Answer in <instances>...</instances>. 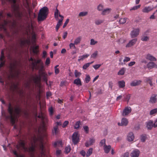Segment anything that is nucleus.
Returning <instances> with one entry per match:
<instances>
[{"label": "nucleus", "mask_w": 157, "mask_h": 157, "mask_svg": "<svg viewBox=\"0 0 157 157\" xmlns=\"http://www.w3.org/2000/svg\"><path fill=\"white\" fill-rule=\"evenodd\" d=\"M34 144L37 145L41 150V154L45 155L44 151V146L43 145V138L41 136H38L37 137H34L33 138Z\"/></svg>", "instance_id": "nucleus-3"}, {"label": "nucleus", "mask_w": 157, "mask_h": 157, "mask_svg": "<svg viewBox=\"0 0 157 157\" xmlns=\"http://www.w3.org/2000/svg\"><path fill=\"white\" fill-rule=\"evenodd\" d=\"M130 35L132 38L136 37L137 36V29H134L131 32Z\"/></svg>", "instance_id": "nucleus-17"}, {"label": "nucleus", "mask_w": 157, "mask_h": 157, "mask_svg": "<svg viewBox=\"0 0 157 157\" xmlns=\"http://www.w3.org/2000/svg\"><path fill=\"white\" fill-rule=\"evenodd\" d=\"M3 18L2 13H0V29L3 31L6 36L8 37H10L11 36L9 33L7 31L6 27V25L10 22L9 21L3 20L2 22L1 19Z\"/></svg>", "instance_id": "nucleus-4"}, {"label": "nucleus", "mask_w": 157, "mask_h": 157, "mask_svg": "<svg viewBox=\"0 0 157 157\" xmlns=\"http://www.w3.org/2000/svg\"><path fill=\"white\" fill-rule=\"evenodd\" d=\"M118 83L119 87L120 88H123L125 86V82L124 80L119 81Z\"/></svg>", "instance_id": "nucleus-26"}, {"label": "nucleus", "mask_w": 157, "mask_h": 157, "mask_svg": "<svg viewBox=\"0 0 157 157\" xmlns=\"http://www.w3.org/2000/svg\"><path fill=\"white\" fill-rule=\"evenodd\" d=\"M29 60L32 61L31 63V66L33 70L34 69L38 70L39 68H40V71L44 67L43 63L41 59L36 60L31 57L29 59Z\"/></svg>", "instance_id": "nucleus-2"}, {"label": "nucleus", "mask_w": 157, "mask_h": 157, "mask_svg": "<svg viewBox=\"0 0 157 157\" xmlns=\"http://www.w3.org/2000/svg\"><path fill=\"white\" fill-rule=\"evenodd\" d=\"M103 6L101 4H99L97 6V10L99 11H102L103 10Z\"/></svg>", "instance_id": "nucleus-45"}, {"label": "nucleus", "mask_w": 157, "mask_h": 157, "mask_svg": "<svg viewBox=\"0 0 157 157\" xmlns=\"http://www.w3.org/2000/svg\"><path fill=\"white\" fill-rule=\"evenodd\" d=\"M8 110L10 114V115H6L5 114L3 113L2 110L1 113L2 115L4 116L6 120L10 119L12 124H13L15 123L16 116L15 114H13V108L10 103L9 104Z\"/></svg>", "instance_id": "nucleus-1"}, {"label": "nucleus", "mask_w": 157, "mask_h": 157, "mask_svg": "<svg viewBox=\"0 0 157 157\" xmlns=\"http://www.w3.org/2000/svg\"><path fill=\"white\" fill-rule=\"evenodd\" d=\"M21 111V109L19 107H16L14 109L15 112L17 115H19L20 114Z\"/></svg>", "instance_id": "nucleus-38"}, {"label": "nucleus", "mask_w": 157, "mask_h": 157, "mask_svg": "<svg viewBox=\"0 0 157 157\" xmlns=\"http://www.w3.org/2000/svg\"><path fill=\"white\" fill-rule=\"evenodd\" d=\"M98 55V51H96L90 56L91 58H95Z\"/></svg>", "instance_id": "nucleus-48"}, {"label": "nucleus", "mask_w": 157, "mask_h": 157, "mask_svg": "<svg viewBox=\"0 0 157 157\" xmlns=\"http://www.w3.org/2000/svg\"><path fill=\"white\" fill-rule=\"evenodd\" d=\"M125 71V68L124 67H123L117 73V74L118 75H124Z\"/></svg>", "instance_id": "nucleus-33"}, {"label": "nucleus", "mask_w": 157, "mask_h": 157, "mask_svg": "<svg viewBox=\"0 0 157 157\" xmlns=\"http://www.w3.org/2000/svg\"><path fill=\"white\" fill-rule=\"evenodd\" d=\"M129 156V153L128 151H126L122 155L123 157H128Z\"/></svg>", "instance_id": "nucleus-58"}, {"label": "nucleus", "mask_w": 157, "mask_h": 157, "mask_svg": "<svg viewBox=\"0 0 157 157\" xmlns=\"http://www.w3.org/2000/svg\"><path fill=\"white\" fill-rule=\"evenodd\" d=\"M147 68L149 69H151L152 68L156 67L157 68V65L155 63L153 62H150L147 65Z\"/></svg>", "instance_id": "nucleus-16"}, {"label": "nucleus", "mask_w": 157, "mask_h": 157, "mask_svg": "<svg viewBox=\"0 0 157 157\" xmlns=\"http://www.w3.org/2000/svg\"><path fill=\"white\" fill-rule=\"evenodd\" d=\"M137 40V39H134L131 40L129 43L126 45V47L129 48L133 45L136 42Z\"/></svg>", "instance_id": "nucleus-14"}, {"label": "nucleus", "mask_w": 157, "mask_h": 157, "mask_svg": "<svg viewBox=\"0 0 157 157\" xmlns=\"http://www.w3.org/2000/svg\"><path fill=\"white\" fill-rule=\"evenodd\" d=\"M103 22V21L101 20H97L95 21V24L97 25H100Z\"/></svg>", "instance_id": "nucleus-47"}, {"label": "nucleus", "mask_w": 157, "mask_h": 157, "mask_svg": "<svg viewBox=\"0 0 157 157\" xmlns=\"http://www.w3.org/2000/svg\"><path fill=\"white\" fill-rule=\"evenodd\" d=\"M59 65H57L56 66L54 67L55 72L56 75L58 74L59 72V69L57 68V67H59Z\"/></svg>", "instance_id": "nucleus-44"}, {"label": "nucleus", "mask_w": 157, "mask_h": 157, "mask_svg": "<svg viewBox=\"0 0 157 157\" xmlns=\"http://www.w3.org/2000/svg\"><path fill=\"white\" fill-rule=\"evenodd\" d=\"M157 100V95L156 94H153L150 98L149 102L152 104L156 102Z\"/></svg>", "instance_id": "nucleus-12"}, {"label": "nucleus", "mask_w": 157, "mask_h": 157, "mask_svg": "<svg viewBox=\"0 0 157 157\" xmlns=\"http://www.w3.org/2000/svg\"><path fill=\"white\" fill-rule=\"evenodd\" d=\"M35 146L33 145L30 147L28 149L25 147V143L24 141H21L19 142L18 144L17 145V148L18 150H23L25 151H29L30 152H33L35 150Z\"/></svg>", "instance_id": "nucleus-6"}, {"label": "nucleus", "mask_w": 157, "mask_h": 157, "mask_svg": "<svg viewBox=\"0 0 157 157\" xmlns=\"http://www.w3.org/2000/svg\"><path fill=\"white\" fill-rule=\"evenodd\" d=\"M89 142L90 143V144L91 145L93 144L94 143L95 140L93 138H90L89 139Z\"/></svg>", "instance_id": "nucleus-63"}, {"label": "nucleus", "mask_w": 157, "mask_h": 157, "mask_svg": "<svg viewBox=\"0 0 157 157\" xmlns=\"http://www.w3.org/2000/svg\"><path fill=\"white\" fill-rule=\"evenodd\" d=\"M4 53L3 51L2 50L1 52V56L0 57V61L1 62L0 63V68L5 64V61L4 60Z\"/></svg>", "instance_id": "nucleus-10"}, {"label": "nucleus", "mask_w": 157, "mask_h": 157, "mask_svg": "<svg viewBox=\"0 0 157 157\" xmlns=\"http://www.w3.org/2000/svg\"><path fill=\"white\" fill-rule=\"evenodd\" d=\"M152 79V77H149L148 78H146L144 80L146 82H149L150 81H151V80Z\"/></svg>", "instance_id": "nucleus-53"}, {"label": "nucleus", "mask_w": 157, "mask_h": 157, "mask_svg": "<svg viewBox=\"0 0 157 157\" xmlns=\"http://www.w3.org/2000/svg\"><path fill=\"white\" fill-rule=\"evenodd\" d=\"M48 12V8L44 6L41 8L40 11L38 16V20L39 21H42L46 19Z\"/></svg>", "instance_id": "nucleus-5"}, {"label": "nucleus", "mask_w": 157, "mask_h": 157, "mask_svg": "<svg viewBox=\"0 0 157 157\" xmlns=\"http://www.w3.org/2000/svg\"><path fill=\"white\" fill-rule=\"evenodd\" d=\"M93 148H90L86 152V156L87 157H89L92 153Z\"/></svg>", "instance_id": "nucleus-34"}, {"label": "nucleus", "mask_w": 157, "mask_h": 157, "mask_svg": "<svg viewBox=\"0 0 157 157\" xmlns=\"http://www.w3.org/2000/svg\"><path fill=\"white\" fill-rule=\"evenodd\" d=\"M73 83L78 86L82 85L81 80L78 78L75 79Z\"/></svg>", "instance_id": "nucleus-22"}, {"label": "nucleus", "mask_w": 157, "mask_h": 157, "mask_svg": "<svg viewBox=\"0 0 157 157\" xmlns=\"http://www.w3.org/2000/svg\"><path fill=\"white\" fill-rule=\"evenodd\" d=\"M83 129L86 134H88L89 132V128L87 125H84L83 126Z\"/></svg>", "instance_id": "nucleus-35"}, {"label": "nucleus", "mask_w": 157, "mask_h": 157, "mask_svg": "<svg viewBox=\"0 0 157 157\" xmlns=\"http://www.w3.org/2000/svg\"><path fill=\"white\" fill-rule=\"evenodd\" d=\"M105 139H102L100 143V145L101 146H102L103 144H104V145H105Z\"/></svg>", "instance_id": "nucleus-52"}, {"label": "nucleus", "mask_w": 157, "mask_h": 157, "mask_svg": "<svg viewBox=\"0 0 157 157\" xmlns=\"http://www.w3.org/2000/svg\"><path fill=\"white\" fill-rule=\"evenodd\" d=\"M12 87L13 88V90H17L18 89V84L13 83L12 84Z\"/></svg>", "instance_id": "nucleus-55"}, {"label": "nucleus", "mask_w": 157, "mask_h": 157, "mask_svg": "<svg viewBox=\"0 0 157 157\" xmlns=\"http://www.w3.org/2000/svg\"><path fill=\"white\" fill-rule=\"evenodd\" d=\"M88 14V12L87 11L81 12L79 13V16L83 17L86 16Z\"/></svg>", "instance_id": "nucleus-40"}, {"label": "nucleus", "mask_w": 157, "mask_h": 157, "mask_svg": "<svg viewBox=\"0 0 157 157\" xmlns=\"http://www.w3.org/2000/svg\"><path fill=\"white\" fill-rule=\"evenodd\" d=\"M62 22L61 21H59L57 23L56 25V31L57 32L58 31V29L60 26L61 25Z\"/></svg>", "instance_id": "nucleus-42"}, {"label": "nucleus", "mask_w": 157, "mask_h": 157, "mask_svg": "<svg viewBox=\"0 0 157 157\" xmlns=\"http://www.w3.org/2000/svg\"><path fill=\"white\" fill-rule=\"evenodd\" d=\"M81 124V121H77L75 124L74 125V128L75 129H78L80 127V125Z\"/></svg>", "instance_id": "nucleus-31"}, {"label": "nucleus", "mask_w": 157, "mask_h": 157, "mask_svg": "<svg viewBox=\"0 0 157 157\" xmlns=\"http://www.w3.org/2000/svg\"><path fill=\"white\" fill-rule=\"evenodd\" d=\"M111 146L109 145L108 146L104 145V150L105 153H108L110 151L111 149Z\"/></svg>", "instance_id": "nucleus-27"}, {"label": "nucleus", "mask_w": 157, "mask_h": 157, "mask_svg": "<svg viewBox=\"0 0 157 157\" xmlns=\"http://www.w3.org/2000/svg\"><path fill=\"white\" fill-rule=\"evenodd\" d=\"M134 138V136L132 132H130L127 135V140L129 142L133 141Z\"/></svg>", "instance_id": "nucleus-15"}, {"label": "nucleus", "mask_w": 157, "mask_h": 157, "mask_svg": "<svg viewBox=\"0 0 157 157\" xmlns=\"http://www.w3.org/2000/svg\"><path fill=\"white\" fill-rule=\"evenodd\" d=\"M101 66V64H95L93 66L94 68L95 69L97 70Z\"/></svg>", "instance_id": "nucleus-57"}, {"label": "nucleus", "mask_w": 157, "mask_h": 157, "mask_svg": "<svg viewBox=\"0 0 157 157\" xmlns=\"http://www.w3.org/2000/svg\"><path fill=\"white\" fill-rule=\"evenodd\" d=\"M80 153L83 157H84L86 154V152L83 150L81 151Z\"/></svg>", "instance_id": "nucleus-64"}, {"label": "nucleus", "mask_w": 157, "mask_h": 157, "mask_svg": "<svg viewBox=\"0 0 157 157\" xmlns=\"http://www.w3.org/2000/svg\"><path fill=\"white\" fill-rule=\"evenodd\" d=\"M72 141L74 144H77L79 141V135L78 132H74L72 136Z\"/></svg>", "instance_id": "nucleus-8"}, {"label": "nucleus", "mask_w": 157, "mask_h": 157, "mask_svg": "<svg viewBox=\"0 0 157 157\" xmlns=\"http://www.w3.org/2000/svg\"><path fill=\"white\" fill-rule=\"evenodd\" d=\"M75 45V44L74 43H70L69 45L70 48L75 49L76 48V47Z\"/></svg>", "instance_id": "nucleus-46"}, {"label": "nucleus", "mask_w": 157, "mask_h": 157, "mask_svg": "<svg viewBox=\"0 0 157 157\" xmlns=\"http://www.w3.org/2000/svg\"><path fill=\"white\" fill-rule=\"evenodd\" d=\"M41 74L43 80L45 82L46 84H47L48 78L47 74L45 72H42Z\"/></svg>", "instance_id": "nucleus-20"}, {"label": "nucleus", "mask_w": 157, "mask_h": 157, "mask_svg": "<svg viewBox=\"0 0 157 157\" xmlns=\"http://www.w3.org/2000/svg\"><path fill=\"white\" fill-rule=\"evenodd\" d=\"M90 56L89 54H86L85 55H83L81 56H80L78 57V61H80L81 60H83L84 59L87 58Z\"/></svg>", "instance_id": "nucleus-24"}, {"label": "nucleus", "mask_w": 157, "mask_h": 157, "mask_svg": "<svg viewBox=\"0 0 157 157\" xmlns=\"http://www.w3.org/2000/svg\"><path fill=\"white\" fill-rule=\"evenodd\" d=\"M140 139L141 142H145L147 139V135L146 134H143L141 135Z\"/></svg>", "instance_id": "nucleus-23"}, {"label": "nucleus", "mask_w": 157, "mask_h": 157, "mask_svg": "<svg viewBox=\"0 0 157 157\" xmlns=\"http://www.w3.org/2000/svg\"><path fill=\"white\" fill-rule=\"evenodd\" d=\"M149 37L145 35V34H143L141 38V40L143 41H147L149 40Z\"/></svg>", "instance_id": "nucleus-29"}, {"label": "nucleus", "mask_w": 157, "mask_h": 157, "mask_svg": "<svg viewBox=\"0 0 157 157\" xmlns=\"http://www.w3.org/2000/svg\"><path fill=\"white\" fill-rule=\"evenodd\" d=\"M11 7L14 12L16 17L19 19H21L24 16L23 12L20 10V7L19 5L14 4L11 6Z\"/></svg>", "instance_id": "nucleus-7"}, {"label": "nucleus", "mask_w": 157, "mask_h": 157, "mask_svg": "<svg viewBox=\"0 0 157 157\" xmlns=\"http://www.w3.org/2000/svg\"><path fill=\"white\" fill-rule=\"evenodd\" d=\"M130 60V58L128 57H125L123 60L124 62H127Z\"/></svg>", "instance_id": "nucleus-62"}, {"label": "nucleus", "mask_w": 157, "mask_h": 157, "mask_svg": "<svg viewBox=\"0 0 157 157\" xmlns=\"http://www.w3.org/2000/svg\"><path fill=\"white\" fill-rule=\"evenodd\" d=\"M81 40V37L80 36H78L74 40V43L76 44L77 45L79 44Z\"/></svg>", "instance_id": "nucleus-30"}, {"label": "nucleus", "mask_w": 157, "mask_h": 157, "mask_svg": "<svg viewBox=\"0 0 157 157\" xmlns=\"http://www.w3.org/2000/svg\"><path fill=\"white\" fill-rule=\"evenodd\" d=\"M49 112L50 115L51 116L52 115L53 113V109L52 107H51L49 108Z\"/></svg>", "instance_id": "nucleus-59"}, {"label": "nucleus", "mask_w": 157, "mask_h": 157, "mask_svg": "<svg viewBox=\"0 0 157 157\" xmlns=\"http://www.w3.org/2000/svg\"><path fill=\"white\" fill-rule=\"evenodd\" d=\"M126 21V18H121L119 21V22L120 24H124L125 23Z\"/></svg>", "instance_id": "nucleus-41"}, {"label": "nucleus", "mask_w": 157, "mask_h": 157, "mask_svg": "<svg viewBox=\"0 0 157 157\" xmlns=\"http://www.w3.org/2000/svg\"><path fill=\"white\" fill-rule=\"evenodd\" d=\"M57 126H55L53 127L52 130V133L53 135H56L59 133V130Z\"/></svg>", "instance_id": "nucleus-19"}, {"label": "nucleus", "mask_w": 157, "mask_h": 157, "mask_svg": "<svg viewBox=\"0 0 157 157\" xmlns=\"http://www.w3.org/2000/svg\"><path fill=\"white\" fill-rule=\"evenodd\" d=\"M146 58L151 61H156V59L155 57L149 54L147 55Z\"/></svg>", "instance_id": "nucleus-18"}, {"label": "nucleus", "mask_w": 157, "mask_h": 157, "mask_svg": "<svg viewBox=\"0 0 157 157\" xmlns=\"http://www.w3.org/2000/svg\"><path fill=\"white\" fill-rule=\"evenodd\" d=\"M130 98V94H128L126 96L125 99L127 101V102H128Z\"/></svg>", "instance_id": "nucleus-60"}, {"label": "nucleus", "mask_w": 157, "mask_h": 157, "mask_svg": "<svg viewBox=\"0 0 157 157\" xmlns=\"http://www.w3.org/2000/svg\"><path fill=\"white\" fill-rule=\"evenodd\" d=\"M130 85L132 86H135L137 85V80H134L131 82Z\"/></svg>", "instance_id": "nucleus-37"}, {"label": "nucleus", "mask_w": 157, "mask_h": 157, "mask_svg": "<svg viewBox=\"0 0 157 157\" xmlns=\"http://www.w3.org/2000/svg\"><path fill=\"white\" fill-rule=\"evenodd\" d=\"M57 6H56L55 11L54 13V17L56 19H57L58 18V16L59 13V11L57 9Z\"/></svg>", "instance_id": "nucleus-36"}, {"label": "nucleus", "mask_w": 157, "mask_h": 157, "mask_svg": "<svg viewBox=\"0 0 157 157\" xmlns=\"http://www.w3.org/2000/svg\"><path fill=\"white\" fill-rule=\"evenodd\" d=\"M90 78L89 75H86V78H85V82L86 83H88L90 80Z\"/></svg>", "instance_id": "nucleus-39"}, {"label": "nucleus", "mask_w": 157, "mask_h": 157, "mask_svg": "<svg viewBox=\"0 0 157 157\" xmlns=\"http://www.w3.org/2000/svg\"><path fill=\"white\" fill-rule=\"evenodd\" d=\"M74 74L75 77H79L81 75V73L78 72L77 70H75Z\"/></svg>", "instance_id": "nucleus-43"}, {"label": "nucleus", "mask_w": 157, "mask_h": 157, "mask_svg": "<svg viewBox=\"0 0 157 157\" xmlns=\"http://www.w3.org/2000/svg\"><path fill=\"white\" fill-rule=\"evenodd\" d=\"M71 149L70 146L66 147L65 148V152L67 154L70 151Z\"/></svg>", "instance_id": "nucleus-50"}, {"label": "nucleus", "mask_w": 157, "mask_h": 157, "mask_svg": "<svg viewBox=\"0 0 157 157\" xmlns=\"http://www.w3.org/2000/svg\"><path fill=\"white\" fill-rule=\"evenodd\" d=\"M50 63V58H48L46 59L45 61V64L46 65H48Z\"/></svg>", "instance_id": "nucleus-61"}, {"label": "nucleus", "mask_w": 157, "mask_h": 157, "mask_svg": "<svg viewBox=\"0 0 157 157\" xmlns=\"http://www.w3.org/2000/svg\"><path fill=\"white\" fill-rule=\"evenodd\" d=\"M146 128L148 130H151L153 127V123L151 120H149L146 122Z\"/></svg>", "instance_id": "nucleus-11"}, {"label": "nucleus", "mask_w": 157, "mask_h": 157, "mask_svg": "<svg viewBox=\"0 0 157 157\" xmlns=\"http://www.w3.org/2000/svg\"><path fill=\"white\" fill-rule=\"evenodd\" d=\"M111 10V9L109 8L103 10L101 14L103 15L107 14L110 12Z\"/></svg>", "instance_id": "nucleus-25"}, {"label": "nucleus", "mask_w": 157, "mask_h": 157, "mask_svg": "<svg viewBox=\"0 0 157 157\" xmlns=\"http://www.w3.org/2000/svg\"><path fill=\"white\" fill-rule=\"evenodd\" d=\"M41 76L40 75H36L33 77V80L35 83H37L40 81Z\"/></svg>", "instance_id": "nucleus-21"}, {"label": "nucleus", "mask_w": 157, "mask_h": 157, "mask_svg": "<svg viewBox=\"0 0 157 157\" xmlns=\"http://www.w3.org/2000/svg\"><path fill=\"white\" fill-rule=\"evenodd\" d=\"M153 9V8H151L150 6L145 7L143 9L142 11L144 12L148 13L152 10Z\"/></svg>", "instance_id": "nucleus-28"}, {"label": "nucleus", "mask_w": 157, "mask_h": 157, "mask_svg": "<svg viewBox=\"0 0 157 157\" xmlns=\"http://www.w3.org/2000/svg\"><path fill=\"white\" fill-rule=\"evenodd\" d=\"M97 41L94 40L92 39L90 40V44L91 45H94L96 43H97Z\"/></svg>", "instance_id": "nucleus-51"}, {"label": "nucleus", "mask_w": 157, "mask_h": 157, "mask_svg": "<svg viewBox=\"0 0 157 157\" xmlns=\"http://www.w3.org/2000/svg\"><path fill=\"white\" fill-rule=\"evenodd\" d=\"M128 123V121L126 118H122L121 121V123H118V124L119 126H126Z\"/></svg>", "instance_id": "nucleus-13"}, {"label": "nucleus", "mask_w": 157, "mask_h": 157, "mask_svg": "<svg viewBox=\"0 0 157 157\" xmlns=\"http://www.w3.org/2000/svg\"><path fill=\"white\" fill-rule=\"evenodd\" d=\"M69 123V122L67 121H65L63 123L62 125V127L63 128L66 127Z\"/></svg>", "instance_id": "nucleus-54"}, {"label": "nucleus", "mask_w": 157, "mask_h": 157, "mask_svg": "<svg viewBox=\"0 0 157 157\" xmlns=\"http://www.w3.org/2000/svg\"><path fill=\"white\" fill-rule=\"evenodd\" d=\"M157 112V108L151 110L150 112V114L151 115H153Z\"/></svg>", "instance_id": "nucleus-49"}, {"label": "nucleus", "mask_w": 157, "mask_h": 157, "mask_svg": "<svg viewBox=\"0 0 157 157\" xmlns=\"http://www.w3.org/2000/svg\"><path fill=\"white\" fill-rule=\"evenodd\" d=\"M89 64L87 63L84 64L82 66V68L83 69L86 70L87 68L89 66Z\"/></svg>", "instance_id": "nucleus-56"}, {"label": "nucleus", "mask_w": 157, "mask_h": 157, "mask_svg": "<svg viewBox=\"0 0 157 157\" xmlns=\"http://www.w3.org/2000/svg\"><path fill=\"white\" fill-rule=\"evenodd\" d=\"M131 157H137V150H133L131 154Z\"/></svg>", "instance_id": "nucleus-32"}, {"label": "nucleus", "mask_w": 157, "mask_h": 157, "mask_svg": "<svg viewBox=\"0 0 157 157\" xmlns=\"http://www.w3.org/2000/svg\"><path fill=\"white\" fill-rule=\"evenodd\" d=\"M131 108L130 107H125L123 112V116H125L128 115L131 112Z\"/></svg>", "instance_id": "nucleus-9"}]
</instances>
